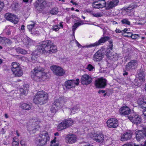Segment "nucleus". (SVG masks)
<instances>
[{
    "label": "nucleus",
    "mask_w": 146,
    "mask_h": 146,
    "mask_svg": "<svg viewBox=\"0 0 146 146\" xmlns=\"http://www.w3.org/2000/svg\"><path fill=\"white\" fill-rule=\"evenodd\" d=\"M39 49L43 54L48 56L50 54L56 52L57 51V46L50 40L43 41L39 45Z\"/></svg>",
    "instance_id": "f257e3e1"
},
{
    "label": "nucleus",
    "mask_w": 146,
    "mask_h": 146,
    "mask_svg": "<svg viewBox=\"0 0 146 146\" xmlns=\"http://www.w3.org/2000/svg\"><path fill=\"white\" fill-rule=\"evenodd\" d=\"M44 69L40 67L35 68L31 72V77L37 82L44 81L49 78L46 73L44 72Z\"/></svg>",
    "instance_id": "f03ea898"
},
{
    "label": "nucleus",
    "mask_w": 146,
    "mask_h": 146,
    "mask_svg": "<svg viewBox=\"0 0 146 146\" xmlns=\"http://www.w3.org/2000/svg\"><path fill=\"white\" fill-rule=\"evenodd\" d=\"M48 99V94L43 91L37 92L33 99L35 103L42 105L46 103Z\"/></svg>",
    "instance_id": "7ed1b4c3"
},
{
    "label": "nucleus",
    "mask_w": 146,
    "mask_h": 146,
    "mask_svg": "<svg viewBox=\"0 0 146 146\" xmlns=\"http://www.w3.org/2000/svg\"><path fill=\"white\" fill-rule=\"evenodd\" d=\"M50 140L48 132L43 131L40 133L35 139V143L37 146H43Z\"/></svg>",
    "instance_id": "20e7f679"
},
{
    "label": "nucleus",
    "mask_w": 146,
    "mask_h": 146,
    "mask_svg": "<svg viewBox=\"0 0 146 146\" xmlns=\"http://www.w3.org/2000/svg\"><path fill=\"white\" fill-rule=\"evenodd\" d=\"M67 100L64 97H60L55 100L54 102L52 105L50 111L52 113H56L58 110L63 107Z\"/></svg>",
    "instance_id": "39448f33"
},
{
    "label": "nucleus",
    "mask_w": 146,
    "mask_h": 146,
    "mask_svg": "<svg viewBox=\"0 0 146 146\" xmlns=\"http://www.w3.org/2000/svg\"><path fill=\"white\" fill-rule=\"evenodd\" d=\"M40 123V120L38 118H33L30 121L29 124V127L30 131L36 130L40 128L39 124Z\"/></svg>",
    "instance_id": "423d86ee"
},
{
    "label": "nucleus",
    "mask_w": 146,
    "mask_h": 146,
    "mask_svg": "<svg viewBox=\"0 0 146 146\" xmlns=\"http://www.w3.org/2000/svg\"><path fill=\"white\" fill-rule=\"evenodd\" d=\"M79 82V79L78 78L76 79V80H67L65 82L64 86L66 89H70L74 88L76 86L78 85Z\"/></svg>",
    "instance_id": "0eeeda50"
},
{
    "label": "nucleus",
    "mask_w": 146,
    "mask_h": 146,
    "mask_svg": "<svg viewBox=\"0 0 146 146\" xmlns=\"http://www.w3.org/2000/svg\"><path fill=\"white\" fill-rule=\"evenodd\" d=\"M50 68L54 73L58 76H62L65 73L63 68L59 66L53 65L51 66Z\"/></svg>",
    "instance_id": "6e6552de"
},
{
    "label": "nucleus",
    "mask_w": 146,
    "mask_h": 146,
    "mask_svg": "<svg viewBox=\"0 0 146 146\" xmlns=\"http://www.w3.org/2000/svg\"><path fill=\"white\" fill-rule=\"evenodd\" d=\"M38 26L36 23L33 21H31L27 25V28L29 30L31 31V33L35 35L38 33V31L36 30Z\"/></svg>",
    "instance_id": "1a4fd4ad"
},
{
    "label": "nucleus",
    "mask_w": 146,
    "mask_h": 146,
    "mask_svg": "<svg viewBox=\"0 0 146 146\" xmlns=\"http://www.w3.org/2000/svg\"><path fill=\"white\" fill-rule=\"evenodd\" d=\"M104 55V50L103 49L99 50L95 53L93 57V60L95 61H100Z\"/></svg>",
    "instance_id": "9d476101"
},
{
    "label": "nucleus",
    "mask_w": 146,
    "mask_h": 146,
    "mask_svg": "<svg viewBox=\"0 0 146 146\" xmlns=\"http://www.w3.org/2000/svg\"><path fill=\"white\" fill-rule=\"evenodd\" d=\"M106 85V80L103 78H98L95 81V85L97 88H103Z\"/></svg>",
    "instance_id": "9b49d317"
},
{
    "label": "nucleus",
    "mask_w": 146,
    "mask_h": 146,
    "mask_svg": "<svg viewBox=\"0 0 146 146\" xmlns=\"http://www.w3.org/2000/svg\"><path fill=\"white\" fill-rule=\"evenodd\" d=\"M46 4L45 0H37L35 3V6L37 10L41 11L45 8Z\"/></svg>",
    "instance_id": "f8f14e48"
},
{
    "label": "nucleus",
    "mask_w": 146,
    "mask_h": 146,
    "mask_svg": "<svg viewBox=\"0 0 146 146\" xmlns=\"http://www.w3.org/2000/svg\"><path fill=\"white\" fill-rule=\"evenodd\" d=\"M128 117L131 121L136 125L140 124L142 121L141 116L138 115L128 116Z\"/></svg>",
    "instance_id": "ddd939ff"
},
{
    "label": "nucleus",
    "mask_w": 146,
    "mask_h": 146,
    "mask_svg": "<svg viewBox=\"0 0 146 146\" xmlns=\"http://www.w3.org/2000/svg\"><path fill=\"white\" fill-rule=\"evenodd\" d=\"M81 81L82 84L87 85L91 83L92 78L89 76L85 74L82 76Z\"/></svg>",
    "instance_id": "4468645a"
},
{
    "label": "nucleus",
    "mask_w": 146,
    "mask_h": 146,
    "mask_svg": "<svg viewBox=\"0 0 146 146\" xmlns=\"http://www.w3.org/2000/svg\"><path fill=\"white\" fill-rule=\"evenodd\" d=\"M110 39V37L108 36H105L102 37L98 41L96 42L95 43L92 44L90 45L86 46L87 47H94L95 46H97L107 41Z\"/></svg>",
    "instance_id": "2eb2a0df"
},
{
    "label": "nucleus",
    "mask_w": 146,
    "mask_h": 146,
    "mask_svg": "<svg viewBox=\"0 0 146 146\" xmlns=\"http://www.w3.org/2000/svg\"><path fill=\"white\" fill-rule=\"evenodd\" d=\"M110 39V37L108 36H105L102 37L98 41L96 42L95 43L92 44L90 45L86 46L87 47H94L95 46H97L107 41Z\"/></svg>",
    "instance_id": "dca6fc26"
},
{
    "label": "nucleus",
    "mask_w": 146,
    "mask_h": 146,
    "mask_svg": "<svg viewBox=\"0 0 146 146\" xmlns=\"http://www.w3.org/2000/svg\"><path fill=\"white\" fill-rule=\"evenodd\" d=\"M107 123L108 127L113 128L116 127L118 124L117 120L115 118H111L108 120Z\"/></svg>",
    "instance_id": "f3484780"
},
{
    "label": "nucleus",
    "mask_w": 146,
    "mask_h": 146,
    "mask_svg": "<svg viewBox=\"0 0 146 146\" xmlns=\"http://www.w3.org/2000/svg\"><path fill=\"white\" fill-rule=\"evenodd\" d=\"M119 0H112L111 1L105 4L106 9L109 10L112 9L117 5L119 3Z\"/></svg>",
    "instance_id": "a211bd4d"
},
{
    "label": "nucleus",
    "mask_w": 146,
    "mask_h": 146,
    "mask_svg": "<svg viewBox=\"0 0 146 146\" xmlns=\"http://www.w3.org/2000/svg\"><path fill=\"white\" fill-rule=\"evenodd\" d=\"M131 112L129 108L126 106L122 107L119 110V112L122 116H125L129 115Z\"/></svg>",
    "instance_id": "6ab92c4d"
},
{
    "label": "nucleus",
    "mask_w": 146,
    "mask_h": 146,
    "mask_svg": "<svg viewBox=\"0 0 146 146\" xmlns=\"http://www.w3.org/2000/svg\"><path fill=\"white\" fill-rule=\"evenodd\" d=\"M137 62L136 60H131L128 62L126 65V69L127 71L131 70L135 68L136 66H137Z\"/></svg>",
    "instance_id": "aec40b11"
},
{
    "label": "nucleus",
    "mask_w": 146,
    "mask_h": 146,
    "mask_svg": "<svg viewBox=\"0 0 146 146\" xmlns=\"http://www.w3.org/2000/svg\"><path fill=\"white\" fill-rule=\"evenodd\" d=\"M105 0H98V1H100L99 3H97V2H94L93 4V7L95 8L99 9L105 7V4L106 2Z\"/></svg>",
    "instance_id": "412c9836"
},
{
    "label": "nucleus",
    "mask_w": 146,
    "mask_h": 146,
    "mask_svg": "<svg viewBox=\"0 0 146 146\" xmlns=\"http://www.w3.org/2000/svg\"><path fill=\"white\" fill-rule=\"evenodd\" d=\"M76 137L75 135L70 134L66 136V140L67 142L72 143L76 142Z\"/></svg>",
    "instance_id": "4be33fe9"
},
{
    "label": "nucleus",
    "mask_w": 146,
    "mask_h": 146,
    "mask_svg": "<svg viewBox=\"0 0 146 146\" xmlns=\"http://www.w3.org/2000/svg\"><path fill=\"white\" fill-rule=\"evenodd\" d=\"M132 132L127 131L122 135L120 140L121 141H124L130 139L132 137Z\"/></svg>",
    "instance_id": "5701e85b"
},
{
    "label": "nucleus",
    "mask_w": 146,
    "mask_h": 146,
    "mask_svg": "<svg viewBox=\"0 0 146 146\" xmlns=\"http://www.w3.org/2000/svg\"><path fill=\"white\" fill-rule=\"evenodd\" d=\"M19 106L22 110H30L32 107L31 104L23 102L20 103Z\"/></svg>",
    "instance_id": "b1692460"
},
{
    "label": "nucleus",
    "mask_w": 146,
    "mask_h": 146,
    "mask_svg": "<svg viewBox=\"0 0 146 146\" xmlns=\"http://www.w3.org/2000/svg\"><path fill=\"white\" fill-rule=\"evenodd\" d=\"M93 136L95 137L94 139L98 142H102L104 140V135L102 133L94 134Z\"/></svg>",
    "instance_id": "393cba45"
},
{
    "label": "nucleus",
    "mask_w": 146,
    "mask_h": 146,
    "mask_svg": "<svg viewBox=\"0 0 146 146\" xmlns=\"http://www.w3.org/2000/svg\"><path fill=\"white\" fill-rule=\"evenodd\" d=\"M136 138L137 141H139L143 139L145 137L143 133V132L141 130H138L136 133Z\"/></svg>",
    "instance_id": "a878e982"
},
{
    "label": "nucleus",
    "mask_w": 146,
    "mask_h": 146,
    "mask_svg": "<svg viewBox=\"0 0 146 146\" xmlns=\"http://www.w3.org/2000/svg\"><path fill=\"white\" fill-rule=\"evenodd\" d=\"M14 71H12L15 76L19 77L22 75L23 72L21 67L16 69Z\"/></svg>",
    "instance_id": "bb28decb"
},
{
    "label": "nucleus",
    "mask_w": 146,
    "mask_h": 146,
    "mask_svg": "<svg viewBox=\"0 0 146 146\" xmlns=\"http://www.w3.org/2000/svg\"><path fill=\"white\" fill-rule=\"evenodd\" d=\"M67 128L64 121L61 122L57 126V129L59 131H60L63 129Z\"/></svg>",
    "instance_id": "cd10ccee"
},
{
    "label": "nucleus",
    "mask_w": 146,
    "mask_h": 146,
    "mask_svg": "<svg viewBox=\"0 0 146 146\" xmlns=\"http://www.w3.org/2000/svg\"><path fill=\"white\" fill-rule=\"evenodd\" d=\"M20 67L19 64L16 62H13L11 66V68L12 71H14L16 70L15 69Z\"/></svg>",
    "instance_id": "c85d7f7f"
},
{
    "label": "nucleus",
    "mask_w": 146,
    "mask_h": 146,
    "mask_svg": "<svg viewBox=\"0 0 146 146\" xmlns=\"http://www.w3.org/2000/svg\"><path fill=\"white\" fill-rule=\"evenodd\" d=\"M140 107L142 108H146V99L143 98L139 102L138 101Z\"/></svg>",
    "instance_id": "c756f323"
},
{
    "label": "nucleus",
    "mask_w": 146,
    "mask_h": 146,
    "mask_svg": "<svg viewBox=\"0 0 146 146\" xmlns=\"http://www.w3.org/2000/svg\"><path fill=\"white\" fill-rule=\"evenodd\" d=\"M29 88L28 86L26 87L25 88L24 87L23 88H21L20 89V91L21 92V94H23L26 95L28 93V91Z\"/></svg>",
    "instance_id": "7c9ffc66"
},
{
    "label": "nucleus",
    "mask_w": 146,
    "mask_h": 146,
    "mask_svg": "<svg viewBox=\"0 0 146 146\" xmlns=\"http://www.w3.org/2000/svg\"><path fill=\"white\" fill-rule=\"evenodd\" d=\"M80 110V108L79 106L78 105H77L74 106L72 108L71 111V113L74 114L75 113H78Z\"/></svg>",
    "instance_id": "2f4dec72"
},
{
    "label": "nucleus",
    "mask_w": 146,
    "mask_h": 146,
    "mask_svg": "<svg viewBox=\"0 0 146 146\" xmlns=\"http://www.w3.org/2000/svg\"><path fill=\"white\" fill-rule=\"evenodd\" d=\"M138 78L140 82L144 80L145 74L144 72H140L138 73Z\"/></svg>",
    "instance_id": "473e14b6"
},
{
    "label": "nucleus",
    "mask_w": 146,
    "mask_h": 146,
    "mask_svg": "<svg viewBox=\"0 0 146 146\" xmlns=\"http://www.w3.org/2000/svg\"><path fill=\"white\" fill-rule=\"evenodd\" d=\"M13 14L9 13H7L5 14V19L10 21H11L12 17L13 16Z\"/></svg>",
    "instance_id": "72a5a7b5"
},
{
    "label": "nucleus",
    "mask_w": 146,
    "mask_h": 146,
    "mask_svg": "<svg viewBox=\"0 0 146 146\" xmlns=\"http://www.w3.org/2000/svg\"><path fill=\"white\" fill-rule=\"evenodd\" d=\"M63 22H60V25H55L53 27L52 29H53L55 31H58L60 28V27L62 28L63 27V26L62 24Z\"/></svg>",
    "instance_id": "f704fd0d"
},
{
    "label": "nucleus",
    "mask_w": 146,
    "mask_h": 146,
    "mask_svg": "<svg viewBox=\"0 0 146 146\" xmlns=\"http://www.w3.org/2000/svg\"><path fill=\"white\" fill-rule=\"evenodd\" d=\"M31 41L27 38H25L23 40V42L25 45H29L31 44Z\"/></svg>",
    "instance_id": "c9c22d12"
},
{
    "label": "nucleus",
    "mask_w": 146,
    "mask_h": 146,
    "mask_svg": "<svg viewBox=\"0 0 146 146\" xmlns=\"http://www.w3.org/2000/svg\"><path fill=\"white\" fill-rule=\"evenodd\" d=\"M58 8L56 7H54L50 11L49 13L52 15H56L58 13Z\"/></svg>",
    "instance_id": "e433bc0d"
},
{
    "label": "nucleus",
    "mask_w": 146,
    "mask_h": 146,
    "mask_svg": "<svg viewBox=\"0 0 146 146\" xmlns=\"http://www.w3.org/2000/svg\"><path fill=\"white\" fill-rule=\"evenodd\" d=\"M65 122L66 125L67 127H69L70 126H71L73 122V121L72 120L68 119L64 121Z\"/></svg>",
    "instance_id": "4c0bfd02"
},
{
    "label": "nucleus",
    "mask_w": 146,
    "mask_h": 146,
    "mask_svg": "<svg viewBox=\"0 0 146 146\" xmlns=\"http://www.w3.org/2000/svg\"><path fill=\"white\" fill-rule=\"evenodd\" d=\"M11 20H12L10 21L15 24H17L18 23L19 21L18 18L17 17L16 15H14L12 17Z\"/></svg>",
    "instance_id": "58836bf2"
},
{
    "label": "nucleus",
    "mask_w": 146,
    "mask_h": 146,
    "mask_svg": "<svg viewBox=\"0 0 146 146\" xmlns=\"http://www.w3.org/2000/svg\"><path fill=\"white\" fill-rule=\"evenodd\" d=\"M134 7L130 6L125 9V11L127 13L129 14L133 10Z\"/></svg>",
    "instance_id": "ea45409f"
},
{
    "label": "nucleus",
    "mask_w": 146,
    "mask_h": 146,
    "mask_svg": "<svg viewBox=\"0 0 146 146\" xmlns=\"http://www.w3.org/2000/svg\"><path fill=\"white\" fill-rule=\"evenodd\" d=\"M16 51L18 53L22 54H26L27 53V52L25 50L20 48H17L16 49Z\"/></svg>",
    "instance_id": "a19ab883"
},
{
    "label": "nucleus",
    "mask_w": 146,
    "mask_h": 146,
    "mask_svg": "<svg viewBox=\"0 0 146 146\" xmlns=\"http://www.w3.org/2000/svg\"><path fill=\"white\" fill-rule=\"evenodd\" d=\"M81 25V24L80 23H75L73 26L72 30L73 31V33L74 34V31L79 26Z\"/></svg>",
    "instance_id": "79ce46f5"
},
{
    "label": "nucleus",
    "mask_w": 146,
    "mask_h": 146,
    "mask_svg": "<svg viewBox=\"0 0 146 146\" xmlns=\"http://www.w3.org/2000/svg\"><path fill=\"white\" fill-rule=\"evenodd\" d=\"M130 35H125V36L127 37H131L133 39H135L137 38L138 36H139L138 34H134L133 35L132 33H130Z\"/></svg>",
    "instance_id": "37998d69"
},
{
    "label": "nucleus",
    "mask_w": 146,
    "mask_h": 146,
    "mask_svg": "<svg viewBox=\"0 0 146 146\" xmlns=\"http://www.w3.org/2000/svg\"><path fill=\"white\" fill-rule=\"evenodd\" d=\"M86 69L89 71H92L94 69V67L92 65L90 64L88 65Z\"/></svg>",
    "instance_id": "c03bdc74"
},
{
    "label": "nucleus",
    "mask_w": 146,
    "mask_h": 146,
    "mask_svg": "<svg viewBox=\"0 0 146 146\" xmlns=\"http://www.w3.org/2000/svg\"><path fill=\"white\" fill-rule=\"evenodd\" d=\"M121 22L123 24H126L127 25H130V22L126 19H123L121 21Z\"/></svg>",
    "instance_id": "a18cd8bd"
},
{
    "label": "nucleus",
    "mask_w": 146,
    "mask_h": 146,
    "mask_svg": "<svg viewBox=\"0 0 146 146\" xmlns=\"http://www.w3.org/2000/svg\"><path fill=\"white\" fill-rule=\"evenodd\" d=\"M12 144L13 146H18L19 143L17 141H16L14 138Z\"/></svg>",
    "instance_id": "49530a36"
},
{
    "label": "nucleus",
    "mask_w": 146,
    "mask_h": 146,
    "mask_svg": "<svg viewBox=\"0 0 146 146\" xmlns=\"http://www.w3.org/2000/svg\"><path fill=\"white\" fill-rule=\"evenodd\" d=\"M4 42L6 44L9 45L12 42L10 40L8 39H6L4 41Z\"/></svg>",
    "instance_id": "de8ad7c7"
},
{
    "label": "nucleus",
    "mask_w": 146,
    "mask_h": 146,
    "mask_svg": "<svg viewBox=\"0 0 146 146\" xmlns=\"http://www.w3.org/2000/svg\"><path fill=\"white\" fill-rule=\"evenodd\" d=\"M92 15H93L94 17H101L102 16V14L100 13H98L96 14H93Z\"/></svg>",
    "instance_id": "09e8293b"
},
{
    "label": "nucleus",
    "mask_w": 146,
    "mask_h": 146,
    "mask_svg": "<svg viewBox=\"0 0 146 146\" xmlns=\"http://www.w3.org/2000/svg\"><path fill=\"white\" fill-rule=\"evenodd\" d=\"M56 137H55L54 138V139L51 141V144H53V145H55V143H58L59 144L58 142L56 141Z\"/></svg>",
    "instance_id": "8fccbe9b"
},
{
    "label": "nucleus",
    "mask_w": 146,
    "mask_h": 146,
    "mask_svg": "<svg viewBox=\"0 0 146 146\" xmlns=\"http://www.w3.org/2000/svg\"><path fill=\"white\" fill-rule=\"evenodd\" d=\"M4 6V3H3L0 1V11H1Z\"/></svg>",
    "instance_id": "3c124183"
},
{
    "label": "nucleus",
    "mask_w": 146,
    "mask_h": 146,
    "mask_svg": "<svg viewBox=\"0 0 146 146\" xmlns=\"http://www.w3.org/2000/svg\"><path fill=\"white\" fill-rule=\"evenodd\" d=\"M143 132V133L145 137H146V126L143 128V130H141Z\"/></svg>",
    "instance_id": "603ef678"
},
{
    "label": "nucleus",
    "mask_w": 146,
    "mask_h": 146,
    "mask_svg": "<svg viewBox=\"0 0 146 146\" xmlns=\"http://www.w3.org/2000/svg\"><path fill=\"white\" fill-rule=\"evenodd\" d=\"M6 33L7 35H9L11 34V31L9 30H6Z\"/></svg>",
    "instance_id": "864d4df0"
},
{
    "label": "nucleus",
    "mask_w": 146,
    "mask_h": 146,
    "mask_svg": "<svg viewBox=\"0 0 146 146\" xmlns=\"http://www.w3.org/2000/svg\"><path fill=\"white\" fill-rule=\"evenodd\" d=\"M116 33H122V31L120 30L119 29H116L115 30Z\"/></svg>",
    "instance_id": "5fc2aeb1"
},
{
    "label": "nucleus",
    "mask_w": 146,
    "mask_h": 146,
    "mask_svg": "<svg viewBox=\"0 0 146 146\" xmlns=\"http://www.w3.org/2000/svg\"><path fill=\"white\" fill-rule=\"evenodd\" d=\"M133 145L131 143L124 144L122 146H133Z\"/></svg>",
    "instance_id": "6e6d98bb"
},
{
    "label": "nucleus",
    "mask_w": 146,
    "mask_h": 146,
    "mask_svg": "<svg viewBox=\"0 0 146 146\" xmlns=\"http://www.w3.org/2000/svg\"><path fill=\"white\" fill-rule=\"evenodd\" d=\"M20 144L21 145H22V146L25 145V141H24L23 140H21V141Z\"/></svg>",
    "instance_id": "4d7b16f0"
},
{
    "label": "nucleus",
    "mask_w": 146,
    "mask_h": 146,
    "mask_svg": "<svg viewBox=\"0 0 146 146\" xmlns=\"http://www.w3.org/2000/svg\"><path fill=\"white\" fill-rule=\"evenodd\" d=\"M105 92V91L104 90H100L98 91V93L100 94L101 93H104Z\"/></svg>",
    "instance_id": "13d9d810"
},
{
    "label": "nucleus",
    "mask_w": 146,
    "mask_h": 146,
    "mask_svg": "<svg viewBox=\"0 0 146 146\" xmlns=\"http://www.w3.org/2000/svg\"><path fill=\"white\" fill-rule=\"evenodd\" d=\"M123 76L127 75L128 74V73L126 72L125 70H123Z\"/></svg>",
    "instance_id": "bf43d9fd"
},
{
    "label": "nucleus",
    "mask_w": 146,
    "mask_h": 146,
    "mask_svg": "<svg viewBox=\"0 0 146 146\" xmlns=\"http://www.w3.org/2000/svg\"><path fill=\"white\" fill-rule=\"evenodd\" d=\"M1 132L2 134H4L5 133V131L4 129V128H2L1 131Z\"/></svg>",
    "instance_id": "052dcab7"
},
{
    "label": "nucleus",
    "mask_w": 146,
    "mask_h": 146,
    "mask_svg": "<svg viewBox=\"0 0 146 146\" xmlns=\"http://www.w3.org/2000/svg\"><path fill=\"white\" fill-rule=\"evenodd\" d=\"M75 42H76V43L77 44V46L80 47V46H81V45L78 43V42L77 41V40H75Z\"/></svg>",
    "instance_id": "680f3d73"
},
{
    "label": "nucleus",
    "mask_w": 146,
    "mask_h": 146,
    "mask_svg": "<svg viewBox=\"0 0 146 146\" xmlns=\"http://www.w3.org/2000/svg\"><path fill=\"white\" fill-rule=\"evenodd\" d=\"M145 109H144V111H143V114L145 116V118H146V110H145Z\"/></svg>",
    "instance_id": "e2e57ef3"
},
{
    "label": "nucleus",
    "mask_w": 146,
    "mask_h": 146,
    "mask_svg": "<svg viewBox=\"0 0 146 146\" xmlns=\"http://www.w3.org/2000/svg\"><path fill=\"white\" fill-rule=\"evenodd\" d=\"M58 143H55V145H53V144H51L50 146H58Z\"/></svg>",
    "instance_id": "0e129e2a"
},
{
    "label": "nucleus",
    "mask_w": 146,
    "mask_h": 146,
    "mask_svg": "<svg viewBox=\"0 0 146 146\" xmlns=\"http://www.w3.org/2000/svg\"><path fill=\"white\" fill-rule=\"evenodd\" d=\"M25 26L24 25H22L21 26V30H24L25 29Z\"/></svg>",
    "instance_id": "69168bd1"
},
{
    "label": "nucleus",
    "mask_w": 146,
    "mask_h": 146,
    "mask_svg": "<svg viewBox=\"0 0 146 146\" xmlns=\"http://www.w3.org/2000/svg\"><path fill=\"white\" fill-rule=\"evenodd\" d=\"M110 46H111L110 47V48L112 50L113 47L112 43L111 42L110 43Z\"/></svg>",
    "instance_id": "338daca9"
},
{
    "label": "nucleus",
    "mask_w": 146,
    "mask_h": 146,
    "mask_svg": "<svg viewBox=\"0 0 146 146\" xmlns=\"http://www.w3.org/2000/svg\"><path fill=\"white\" fill-rule=\"evenodd\" d=\"M133 145L134 146H141L142 145V144L136 145L135 143L133 144Z\"/></svg>",
    "instance_id": "774afa93"
}]
</instances>
